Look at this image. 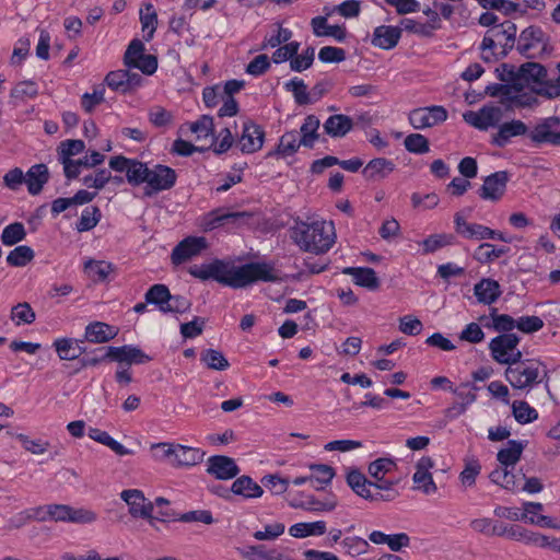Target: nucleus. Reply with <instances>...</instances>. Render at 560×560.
<instances>
[{
	"label": "nucleus",
	"instance_id": "nucleus-1",
	"mask_svg": "<svg viewBox=\"0 0 560 560\" xmlns=\"http://www.w3.org/2000/svg\"><path fill=\"white\" fill-rule=\"evenodd\" d=\"M189 275L200 281H215L232 289L245 288L254 282H278L282 278L280 271L269 262H248L236 266L232 260L212 259L188 268Z\"/></svg>",
	"mask_w": 560,
	"mask_h": 560
},
{
	"label": "nucleus",
	"instance_id": "nucleus-2",
	"mask_svg": "<svg viewBox=\"0 0 560 560\" xmlns=\"http://www.w3.org/2000/svg\"><path fill=\"white\" fill-rule=\"evenodd\" d=\"M291 236L302 250L316 255L327 253L336 241L334 223L327 221L298 222Z\"/></svg>",
	"mask_w": 560,
	"mask_h": 560
},
{
	"label": "nucleus",
	"instance_id": "nucleus-3",
	"mask_svg": "<svg viewBox=\"0 0 560 560\" xmlns=\"http://www.w3.org/2000/svg\"><path fill=\"white\" fill-rule=\"evenodd\" d=\"M175 182V171L162 164L151 167L143 162L133 164L128 172V183L132 186L145 184V195L151 196L168 189Z\"/></svg>",
	"mask_w": 560,
	"mask_h": 560
},
{
	"label": "nucleus",
	"instance_id": "nucleus-4",
	"mask_svg": "<svg viewBox=\"0 0 560 560\" xmlns=\"http://www.w3.org/2000/svg\"><path fill=\"white\" fill-rule=\"evenodd\" d=\"M522 89H529L534 94L547 98L560 96V75L548 79L547 69L538 63L528 61L518 68V79Z\"/></svg>",
	"mask_w": 560,
	"mask_h": 560
},
{
	"label": "nucleus",
	"instance_id": "nucleus-5",
	"mask_svg": "<svg viewBox=\"0 0 560 560\" xmlns=\"http://www.w3.org/2000/svg\"><path fill=\"white\" fill-rule=\"evenodd\" d=\"M516 25L509 20L489 28L480 45V49L485 54L483 59L489 61L491 57L504 58L516 46Z\"/></svg>",
	"mask_w": 560,
	"mask_h": 560
},
{
	"label": "nucleus",
	"instance_id": "nucleus-6",
	"mask_svg": "<svg viewBox=\"0 0 560 560\" xmlns=\"http://www.w3.org/2000/svg\"><path fill=\"white\" fill-rule=\"evenodd\" d=\"M133 517L165 522L171 512V502L162 497L148 501L141 490L128 489L120 493Z\"/></svg>",
	"mask_w": 560,
	"mask_h": 560
},
{
	"label": "nucleus",
	"instance_id": "nucleus-7",
	"mask_svg": "<svg viewBox=\"0 0 560 560\" xmlns=\"http://www.w3.org/2000/svg\"><path fill=\"white\" fill-rule=\"evenodd\" d=\"M541 365L538 360L521 358L518 361L508 364L504 376L513 388L529 390L541 382Z\"/></svg>",
	"mask_w": 560,
	"mask_h": 560
},
{
	"label": "nucleus",
	"instance_id": "nucleus-8",
	"mask_svg": "<svg viewBox=\"0 0 560 560\" xmlns=\"http://www.w3.org/2000/svg\"><path fill=\"white\" fill-rule=\"evenodd\" d=\"M36 520L45 522H71L77 524H90L96 521L97 516L91 510L74 509L66 504H49L35 509Z\"/></svg>",
	"mask_w": 560,
	"mask_h": 560
},
{
	"label": "nucleus",
	"instance_id": "nucleus-9",
	"mask_svg": "<svg viewBox=\"0 0 560 560\" xmlns=\"http://www.w3.org/2000/svg\"><path fill=\"white\" fill-rule=\"evenodd\" d=\"M549 36L538 26L524 28L516 39V50L527 59L541 58L549 52Z\"/></svg>",
	"mask_w": 560,
	"mask_h": 560
},
{
	"label": "nucleus",
	"instance_id": "nucleus-10",
	"mask_svg": "<svg viewBox=\"0 0 560 560\" xmlns=\"http://www.w3.org/2000/svg\"><path fill=\"white\" fill-rule=\"evenodd\" d=\"M116 361L121 364H143L152 358L144 353L141 349L132 345H125L121 347H107L103 357L84 358L82 360L83 366H95L104 360Z\"/></svg>",
	"mask_w": 560,
	"mask_h": 560
},
{
	"label": "nucleus",
	"instance_id": "nucleus-11",
	"mask_svg": "<svg viewBox=\"0 0 560 560\" xmlns=\"http://www.w3.org/2000/svg\"><path fill=\"white\" fill-rule=\"evenodd\" d=\"M521 338L516 334H500L489 342L492 359L499 364H510L523 358L517 348Z\"/></svg>",
	"mask_w": 560,
	"mask_h": 560
},
{
	"label": "nucleus",
	"instance_id": "nucleus-12",
	"mask_svg": "<svg viewBox=\"0 0 560 560\" xmlns=\"http://www.w3.org/2000/svg\"><path fill=\"white\" fill-rule=\"evenodd\" d=\"M447 119V110L443 106L420 107L409 113V122L415 129L436 126Z\"/></svg>",
	"mask_w": 560,
	"mask_h": 560
},
{
	"label": "nucleus",
	"instance_id": "nucleus-13",
	"mask_svg": "<svg viewBox=\"0 0 560 560\" xmlns=\"http://www.w3.org/2000/svg\"><path fill=\"white\" fill-rule=\"evenodd\" d=\"M503 113L497 106H482L479 110H468L464 113V120L470 126L479 129L487 130L490 127H495L502 119Z\"/></svg>",
	"mask_w": 560,
	"mask_h": 560
},
{
	"label": "nucleus",
	"instance_id": "nucleus-14",
	"mask_svg": "<svg viewBox=\"0 0 560 560\" xmlns=\"http://www.w3.org/2000/svg\"><path fill=\"white\" fill-rule=\"evenodd\" d=\"M207 472L219 480H230L240 474L234 458L225 455H213L207 460Z\"/></svg>",
	"mask_w": 560,
	"mask_h": 560
},
{
	"label": "nucleus",
	"instance_id": "nucleus-15",
	"mask_svg": "<svg viewBox=\"0 0 560 560\" xmlns=\"http://www.w3.org/2000/svg\"><path fill=\"white\" fill-rule=\"evenodd\" d=\"M265 139L262 128L252 120L243 124L242 135L238 139V147L243 153L249 154L261 149Z\"/></svg>",
	"mask_w": 560,
	"mask_h": 560
},
{
	"label": "nucleus",
	"instance_id": "nucleus-16",
	"mask_svg": "<svg viewBox=\"0 0 560 560\" xmlns=\"http://www.w3.org/2000/svg\"><path fill=\"white\" fill-rule=\"evenodd\" d=\"M508 182L509 173L505 171H499L487 176L478 190L479 197L483 200H500L505 192Z\"/></svg>",
	"mask_w": 560,
	"mask_h": 560
},
{
	"label": "nucleus",
	"instance_id": "nucleus-17",
	"mask_svg": "<svg viewBox=\"0 0 560 560\" xmlns=\"http://www.w3.org/2000/svg\"><path fill=\"white\" fill-rule=\"evenodd\" d=\"M560 124L559 118L549 117L537 125L530 132V139L537 143H550L560 145V131L557 130Z\"/></svg>",
	"mask_w": 560,
	"mask_h": 560
},
{
	"label": "nucleus",
	"instance_id": "nucleus-18",
	"mask_svg": "<svg viewBox=\"0 0 560 560\" xmlns=\"http://www.w3.org/2000/svg\"><path fill=\"white\" fill-rule=\"evenodd\" d=\"M209 244L203 236H187L177 243V264L199 256Z\"/></svg>",
	"mask_w": 560,
	"mask_h": 560
},
{
	"label": "nucleus",
	"instance_id": "nucleus-19",
	"mask_svg": "<svg viewBox=\"0 0 560 560\" xmlns=\"http://www.w3.org/2000/svg\"><path fill=\"white\" fill-rule=\"evenodd\" d=\"M343 275L352 277L353 282L370 291H375L380 288L381 282L374 269L369 267H346L342 269Z\"/></svg>",
	"mask_w": 560,
	"mask_h": 560
},
{
	"label": "nucleus",
	"instance_id": "nucleus-20",
	"mask_svg": "<svg viewBox=\"0 0 560 560\" xmlns=\"http://www.w3.org/2000/svg\"><path fill=\"white\" fill-rule=\"evenodd\" d=\"M454 223L456 232L465 238L481 241L493 234L492 229L488 226L468 223L460 213L455 214Z\"/></svg>",
	"mask_w": 560,
	"mask_h": 560
},
{
	"label": "nucleus",
	"instance_id": "nucleus-21",
	"mask_svg": "<svg viewBox=\"0 0 560 560\" xmlns=\"http://www.w3.org/2000/svg\"><path fill=\"white\" fill-rule=\"evenodd\" d=\"M401 36V28L398 26L381 25L374 30L372 45L382 49L394 48Z\"/></svg>",
	"mask_w": 560,
	"mask_h": 560
},
{
	"label": "nucleus",
	"instance_id": "nucleus-22",
	"mask_svg": "<svg viewBox=\"0 0 560 560\" xmlns=\"http://www.w3.org/2000/svg\"><path fill=\"white\" fill-rule=\"evenodd\" d=\"M117 328L103 322H94L85 327L84 339L93 343H104L114 339Z\"/></svg>",
	"mask_w": 560,
	"mask_h": 560
},
{
	"label": "nucleus",
	"instance_id": "nucleus-23",
	"mask_svg": "<svg viewBox=\"0 0 560 560\" xmlns=\"http://www.w3.org/2000/svg\"><path fill=\"white\" fill-rule=\"evenodd\" d=\"M527 132V126L521 120H512L499 126L498 132L493 136L492 143L497 147H505L511 138L523 136Z\"/></svg>",
	"mask_w": 560,
	"mask_h": 560
},
{
	"label": "nucleus",
	"instance_id": "nucleus-24",
	"mask_svg": "<svg viewBox=\"0 0 560 560\" xmlns=\"http://www.w3.org/2000/svg\"><path fill=\"white\" fill-rule=\"evenodd\" d=\"M49 179L48 167L45 164H35L25 174V184L31 195H38Z\"/></svg>",
	"mask_w": 560,
	"mask_h": 560
},
{
	"label": "nucleus",
	"instance_id": "nucleus-25",
	"mask_svg": "<svg viewBox=\"0 0 560 560\" xmlns=\"http://www.w3.org/2000/svg\"><path fill=\"white\" fill-rule=\"evenodd\" d=\"M145 302L155 305L161 312L170 313L173 308L170 305L172 294L164 284H153L144 294Z\"/></svg>",
	"mask_w": 560,
	"mask_h": 560
},
{
	"label": "nucleus",
	"instance_id": "nucleus-26",
	"mask_svg": "<svg viewBox=\"0 0 560 560\" xmlns=\"http://www.w3.org/2000/svg\"><path fill=\"white\" fill-rule=\"evenodd\" d=\"M352 128V118L343 114L331 115L324 122V130L331 138H342Z\"/></svg>",
	"mask_w": 560,
	"mask_h": 560
},
{
	"label": "nucleus",
	"instance_id": "nucleus-27",
	"mask_svg": "<svg viewBox=\"0 0 560 560\" xmlns=\"http://www.w3.org/2000/svg\"><path fill=\"white\" fill-rule=\"evenodd\" d=\"M474 293L478 302L489 305L501 295L500 284L493 279L485 278L475 284Z\"/></svg>",
	"mask_w": 560,
	"mask_h": 560
},
{
	"label": "nucleus",
	"instance_id": "nucleus-28",
	"mask_svg": "<svg viewBox=\"0 0 560 560\" xmlns=\"http://www.w3.org/2000/svg\"><path fill=\"white\" fill-rule=\"evenodd\" d=\"M83 342L84 340L61 338L55 340L54 347L60 360L70 361L79 358L85 351Z\"/></svg>",
	"mask_w": 560,
	"mask_h": 560
},
{
	"label": "nucleus",
	"instance_id": "nucleus-29",
	"mask_svg": "<svg viewBox=\"0 0 560 560\" xmlns=\"http://www.w3.org/2000/svg\"><path fill=\"white\" fill-rule=\"evenodd\" d=\"M395 168V164L385 158L371 160L363 168V175L370 180H380L387 177Z\"/></svg>",
	"mask_w": 560,
	"mask_h": 560
},
{
	"label": "nucleus",
	"instance_id": "nucleus-30",
	"mask_svg": "<svg viewBox=\"0 0 560 560\" xmlns=\"http://www.w3.org/2000/svg\"><path fill=\"white\" fill-rule=\"evenodd\" d=\"M313 32L316 36H330L338 42L346 38V28L340 25H329L325 16H315L311 21Z\"/></svg>",
	"mask_w": 560,
	"mask_h": 560
},
{
	"label": "nucleus",
	"instance_id": "nucleus-31",
	"mask_svg": "<svg viewBox=\"0 0 560 560\" xmlns=\"http://www.w3.org/2000/svg\"><path fill=\"white\" fill-rule=\"evenodd\" d=\"M231 494L242 495L246 499L259 498L262 495V488L249 476L238 477L231 486Z\"/></svg>",
	"mask_w": 560,
	"mask_h": 560
},
{
	"label": "nucleus",
	"instance_id": "nucleus-32",
	"mask_svg": "<svg viewBox=\"0 0 560 560\" xmlns=\"http://www.w3.org/2000/svg\"><path fill=\"white\" fill-rule=\"evenodd\" d=\"M491 324L486 322V316L480 317L479 320L483 324L485 327L492 328L501 334H513L512 330L516 328L517 319H514L508 314H498L497 308L491 310Z\"/></svg>",
	"mask_w": 560,
	"mask_h": 560
},
{
	"label": "nucleus",
	"instance_id": "nucleus-33",
	"mask_svg": "<svg viewBox=\"0 0 560 560\" xmlns=\"http://www.w3.org/2000/svg\"><path fill=\"white\" fill-rule=\"evenodd\" d=\"M38 95V86L34 81H21L16 83L11 92V103L16 106L27 100H33Z\"/></svg>",
	"mask_w": 560,
	"mask_h": 560
},
{
	"label": "nucleus",
	"instance_id": "nucleus-34",
	"mask_svg": "<svg viewBox=\"0 0 560 560\" xmlns=\"http://www.w3.org/2000/svg\"><path fill=\"white\" fill-rule=\"evenodd\" d=\"M524 447L525 445L523 442L510 440L508 442V447L498 452L497 459L502 466H514L520 460Z\"/></svg>",
	"mask_w": 560,
	"mask_h": 560
},
{
	"label": "nucleus",
	"instance_id": "nucleus-35",
	"mask_svg": "<svg viewBox=\"0 0 560 560\" xmlns=\"http://www.w3.org/2000/svg\"><path fill=\"white\" fill-rule=\"evenodd\" d=\"M326 523L316 521L312 523H296L289 528V534L295 538H304L307 536H320L326 533Z\"/></svg>",
	"mask_w": 560,
	"mask_h": 560
},
{
	"label": "nucleus",
	"instance_id": "nucleus-36",
	"mask_svg": "<svg viewBox=\"0 0 560 560\" xmlns=\"http://www.w3.org/2000/svg\"><path fill=\"white\" fill-rule=\"evenodd\" d=\"M140 22L144 40H151L158 24V15L153 4L145 3L144 7L140 9Z\"/></svg>",
	"mask_w": 560,
	"mask_h": 560
},
{
	"label": "nucleus",
	"instance_id": "nucleus-37",
	"mask_svg": "<svg viewBox=\"0 0 560 560\" xmlns=\"http://www.w3.org/2000/svg\"><path fill=\"white\" fill-rule=\"evenodd\" d=\"M88 435L90 439L108 446L117 455L124 456L129 454V450H127L118 441L114 440L106 431H103L97 428H90L88 431Z\"/></svg>",
	"mask_w": 560,
	"mask_h": 560
},
{
	"label": "nucleus",
	"instance_id": "nucleus-38",
	"mask_svg": "<svg viewBox=\"0 0 560 560\" xmlns=\"http://www.w3.org/2000/svg\"><path fill=\"white\" fill-rule=\"evenodd\" d=\"M182 131L189 130L197 136V139L207 138L212 136L213 132V119L210 116L203 115L194 122H187L182 125Z\"/></svg>",
	"mask_w": 560,
	"mask_h": 560
},
{
	"label": "nucleus",
	"instance_id": "nucleus-39",
	"mask_svg": "<svg viewBox=\"0 0 560 560\" xmlns=\"http://www.w3.org/2000/svg\"><path fill=\"white\" fill-rule=\"evenodd\" d=\"M84 269L93 281L102 282L107 279L114 267L110 262L103 260H89L85 262Z\"/></svg>",
	"mask_w": 560,
	"mask_h": 560
},
{
	"label": "nucleus",
	"instance_id": "nucleus-40",
	"mask_svg": "<svg viewBox=\"0 0 560 560\" xmlns=\"http://www.w3.org/2000/svg\"><path fill=\"white\" fill-rule=\"evenodd\" d=\"M395 469H397V463L394 458L381 457L369 465L368 471L376 481H382L386 474H389Z\"/></svg>",
	"mask_w": 560,
	"mask_h": 560
},
{
	"label": "nucleus",
	"instance_id": "nucleus-41",
	"mask_svg": "<svg viewBox=\"0 0 560 560\" xmlns=\"http://www.w3.org/2000/svg\"><path fill=\"white\" fill-rule=\"evenodd\" d=\"M287 91L292 92L294 101L299 105H307L314 103L307 86L302 79L293 78L284 84Z\"/></svg>",
	"mask_w": 560,
	"mask_h": 560
},
{
	"label": "nucleus",
	"instance_id": "nucleus-42",
	"mask_svg": "<svg viewBox=\"0 0 560 560\" xmlns=\"http://www.w3.org/2000/svg\"><path fill=\"white\" fill-rule=\"evenodd\" d=\"M205 453L197 447L177 444V465L195 466L202 462Z\"/></svg>",
	"mask_w": 560,
	"mask_h": 560
},
{
	"label": "nucleus",
	"instance_id": "nucleus-43",
	"mask_svg": "<svg viewBox=\"0 0 560 560\" xmlns=\"http://www.w3.org/2000/svg\"><path fill=\"white\" fill-rule=\"evenodd\" d=\"M508 252V247H497L490 243H483L477 247L474 258L481 264H488L503 256Z\"/></svg>",
	"mask_w": 560,
	"mask_h": 560
},
{
	"label": "nucleus",
	"instance_id": "nucleus-44",
	"mask_svg": "<svg viewBox=\"0 0 560 560\" xmlns=\"http://www.w3.org/2000/svg\"><path fill=\"white\" fill-rule=\"evenodd\" d=\"M300 144V135L296 130L288 131L280 138L277 153L282 156H291L293 155L299 148Z\"/></svg>",
	"mask_w": 560,
	"mask_h": 560
},
{
	"label": "nucleus",
	"instance_id": "nucleus-45",
	"mask_svg": "<svg viewBox=\"0 0 560 560\" xmlns=\"http://www.w3.org/2000/svg\"><path fill=\"white\" fill-rule=\"evenodd\" d=\"M512 412L515 420L521 424L530 423L538 418L537 410L530 407L529 404L524 400L513 401Z\"/></svg>",
	"mask_w": 560,
	"mask_h": 560
},
{
	"label": "nucleus",
	"instance_id": "nucleus-46",
	"mask_svg": "<svg viewBox=\"0 0 560 560\" xmlns=\"http://www.w3.org/2000/svg\"><path fill=\"white\" fill-rule=\"evenodd\" d=\"M34 250L26 245H20L9 253L7 262L12 267H24L34 259Z\"/></svg>",
	"mask_w": 560,
	"mask_h": 560
},
{
	"label": "nucleus",
	"instance_id": "nucleus-47",
	"mask_svg": "<svg viewBox=\"0 0 560 560\" xmlns=\"http://www.w3.org/2000/svg\"><path fill=\"white\" fill-rule=\"evenodd\" d=\"M102 217L101 210L98 207L92 206L86 207L77 223V230L79 232H86L92 230L97 225Z\"/></svg>",
	"mask_w": 560,
	"mask_h": 560
},
{
	"label": "nucleus",
	"instance_id": "nucleus-48",
	"mask_svg": "<svg viewBox=\"0 0 560 560\" xmlns=\"http://www.w3.org/2000/svg\"><path fill=\"white\" fill-rule=\"evenodd\" d=\"M26 237V231L21 222L7 225L1 234V242L5 246H13Z\"/></svg>",
	"mask_w": 560,
	"mask_h": 560
},
{
	"label": "nucleus",
	"instance_id": "nucleus-49",
	"mask_svg": "<svg viewBox=\"0 0 560 560\" xmlns=\"http://www.w3.org/2000/svg\"><path fill=\"white\" fill-rule=\"evenodd\" d=\"M200 360L211 370L224 371L230 366V363L223 353L214 349H207L202 351Z\"/></svg>",
	"mask_w": 560,
	"mask_h": 560
},
{
	"label": "nucleus",
	"instance_id": "nucleus-50",
	"mask_svg": "<svg viewBox=\"0 0 560 560\" xmlns=\"http://www.w3.org/2000/svg\"><path fill=\"white\" fill-rule=\"evenodd\" d=\"M85 144L79 139H68L60 142L58 147V160L59 161H72V156L83 152Z\"/></svg>",
	"mask_w": 560,
	"mask_h": 560
},
{
	"label": "nucleus",
	"instance_id": "nucleus-51",
	"mask_svg": "<svg viewBox=\"0 0 560 560\" xmlns=\"http://www.w3.org/2000/svg\"><path fill=\"white\" fill-rule=\"evenodd\" d=\"M292 508H300L307 511H315V512H329L332 511L337 506V502L335 500H328V501H319L316 500L314 497L310 495L307 497L306 501L296 502L292 501L290 503Z\"/></svg>",
	"mask_w": 560,
	"mask_h": 560
},
{
	"label": "nucleus",
	"instance_id": "nucleus-52",
	"mask_svg": "<svg viewBox=\"0 0 560 560\" xmlns=\"http://www.w3.org/2000/svg\"><path fill=\"white\" fill-rule=\"evenodd\" d=\"M11 319L15 325H30L36 319V314L27 302L19 303L11 310Z\"/></svg>",
	"mask_w": 560,
	"mask_h": 560
},
{
	"label": "nucleus",
	"instance_id": "nucleus-53",
	"mask_svg": "<svg viewBox=\"0 0 560 560\" xmlns=\"http://www.w3.org/2000/svg\"><path fill=\"white\" fill-rule=\"evenodd\" d=\"M342 551L351 557L363 555L370 548L369 542L358 536L346 537L340 541Z\"/></svg>",
	"mask_w": 560,
	"mask_h": 560
},
{
	"label": "nucleus",
	"instance_id": "nucleus-54",
	"mask_svg": "<svg viewBox=\"0 0 560 560\" xmlns=\"http://www.w3.org/2000/svg\"><path fill=\"white\" fill-rule=\"evenodd\" d=\"M475 390H477V387L470 386L468 383H464L452 389V393L460 400L456 402V406H458V412H465L467 406L471 405L476 400Z\"/></svg>",
	"mask_w": 560,
	"mask_h": 560
},
{
	"label": "nucleus",
	"instance_id": "nucleus-55",
	"mask_svg": "<svg viewBox=\"0 0 560 560\" xmlns=\"http://www.w3.org/2000/svg\"><path fill=\"white\" fill-rule=\"evenodd\" d=\"M489 478L493 483H497L506 490L514 491L516 489L515 475L509 471L505 466L491 471Z\"/></svg>",
	"mask_w": 560,
	"mask_h": 560
},
{
	"label": "nucleus",
	"instance_id": "nucleus-56",
	"mask_svg": "<svg viewBox=\"0 0 560 560\" xmlns=\"http://www.w3.org/2000/svg\"><path fill=\"white\" fill-rule=\"evenodd\" d=\"M211 137L209 149H212L215 154L225 153L234 142V137L229 128H223L217 137L213 135Z\"/></svg>",
	"mask_w": 560,
	"mask_h": 560
},
{
	"label": "nucleus",
	"instance_id": "nucleus-57",
	"mask_svg": "<svg viewBox=\"0 0 560 560\" xmlns=\"http://www.w3.org/2000/svg\"><path fill=\"white\" fill-rule=\"evenodd\" d=\"M407 151L415 154H424L430 151L429 140L421 133H411L404 141Z\"/></svg>",
	"mask_w": 560,
	"mask_h": 560
},
{
	"label": "nucleus",
	"instance_id": "nucleus-58",
	"mask_svg": "<svg viewBox=\"0 0 560 560\" xmlns=\"http://www.w3.org/2000/svg\"><path fill=\"white\" fill-rule=\"evenodd\" d=\"M128 70H116L110 71L106 78L105 82L113 91L127 93L128 92Z\"/></svg>",
	"mask_w": 560,
	"mask_h": 560
},
{
	"label": "nucleus",
	"instance_id": "nucleus-59",
	"mask_svg": "<svg viewBox=\"0 0 560 560\" xmlns=\"http://www.w3.org/2000/svg\"><path fill=\"white\" fill-rule=\"evenodd\" d=\"M315 58V48L307 47L301 55H295L293 59H291L290 68L293 71L302 72L308 69L314 61Z\"/></svg>",
	"mask_w": 560,
	"mask_h": 560
},
{
	"label": "nucleus",
	"instance_id": "nucleus-60",
	"mask_svg": "<svg viewBox=\"0 0 560 560\" xmlns=\"http://www.w3.org/2000/svg\"><path fill=\"white\" fill-rule=\"evenodd\" d=\"M289 482L288 478H282L279 475H267L261 478V485L277 495L288 490Z\"/></svg>",
	"mask_w": 560,
	"mask_h": 560
},
{
	"label": "nucleus",
	"instance_id": "nucleus-61",
	"mask_svg": "<svg viewBox=\"0 0 560 560\" xmlns=\"http://www.w3.org/2000/svg\"><path fill=\"white\" fill-rule=\"evenodd\" d=\"M412 480L416 488L421 490L424 494H432L438 490L431 472L416 471Z\"/></svg>",
	"mask_w": 560,
	"mask_h": 560
},
{
	"label": "nucleus",
	"instance_id": "nucleus-62",
	"mask_svg": "<svg viewBox=\"0 0 560 560\" xmlns=\"http://www.w3.org/2000/svg\"><path fill=\"white\" fill-rule=\"evenodd\" d=\"M300 48V43L290 42L284 44L283 46H279L278 49L272 54V61L275 63H282L287 60L293 59V57L298 54Z\"/></svg>",
	"mask_w": 560,
	"mask_h": 560
},
{
	"label": "nucleus",
	"instance_id": "nucleus-63",
	"mask_svg": "<svg viewBox=\"0 0 560 560\" xmlns=\"http://www.w3.org/2000/svg\"><path fill=\"white\" fill-rule=\"evenodd\" d=\"M112 179L108 170H98L94 175H86L82 178V183L89 188L102 189Z\"/></svg>",
	"mask_w": 560,
	"mask_h": 560
},
{
	"label": "nucleus",
	"instance_id": "nucleus-64",
	"mask_svg": "<svg viewBox=\"0 0 560 560\" xmlns=\"http://www.w3.org/2000/svg\"><path fill=\"white\" fill-rule=\"evenodd\" d=\"M149 120L158 128L170 125L173 120V114L161 106H153L149 110Z\"/></svg>",
	"mask_w": 560,
	"mask_h": 560
}]
</instances>
